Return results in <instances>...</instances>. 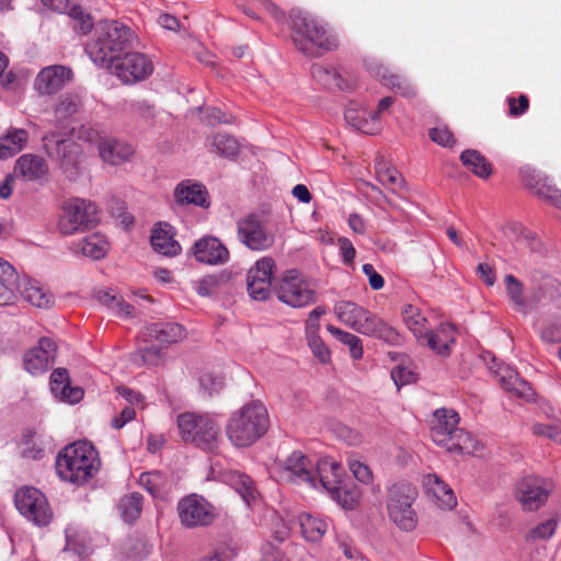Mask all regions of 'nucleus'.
Listing matches in <instances>:
<instances>
[{
	"mask_svg": "<svg viewBox=\"0 0 561 561\" xmlns=\"http://www.w3.org/2000/svg\"><path fill=\"white\" fill-rule=\"evenodd\" d=\"M133 42L134 32L129 26L116 20H104L95 25L84 50L93 64L104 68L131 49Z\"/></svg>",
	"mask_w": 561,
	"mask_h": 561,
	"instance_id": "f257e3e1",
	"label": "nucleus"
},
{
	"mask_svg": "<svg viewBox=\"0 0 561 561\" xmlns=\"http://www.w3.org/2000/svg\"><path fill=\"white\" fill-rule=\"evenodd\" d=\"M290 37L295 47L304 55L318 57L323 51L337 47L335 36L327 25L309 12L293 9L289 13Z\"/></svg>",
	"mask_w": 561,
	"mask_h": 561,
	"instance_id": "f03ea898",
	"label": "nucleus"
},
{
	"mask_svg": "<svg viewBox=\"0 0 561 561\" xmlns=\"http://www.w3.org/2000/svg\"><path fill=\"white\" fill-rule=\"evenodd\" d=\"M55 467L61 480L81 485L99 471L100 459L92 444L79 440L57 455Z\"/></svg>",
	"mask_w": 561,
	"mask_h": 561,
	"instance_id": "7ed1b4c3",
	"label": "nucleus"
},
{
	"mask_svg": "<svg viewBox=\"0 0 561 561\" xmlns=\"http://www.w3.org/2000/svg\"><path fill=\"white\" fill-rule=\"evenodd\" d=\"M268 424L266 408L255 400L231 414L226 425V435L236 447H248L267 432Z\"/></svg>",
	"mask_w": 561,
	"mask_h": 561,
	"instance_id": "20e7f679",
	"label": "nucleus"
},
{
	"mask_svg": "<svg viewBox=\"0 0 561 561\" xmlns=\"http://www.w3.org/2000/svg\"><path fill=\"white\" fill-rule=\"evenodd\" d=\"M178 427L182 439L204 450H213L220 437V426L209 415L193 412L178 416Z\"/></svg>",
	"mask_w": 561,
	"mask_h": 561,
	"instance_id": "39448f33",
	"label": "nucleus"
},
{
	"mask_svg": "<svg viewBox=\"0 0 561 561\" xmlns=\"http://www.w3.org/2000/svg\"><path fill=\"white\" fill-rule=\"evenodd\" d=\"M431 437L433 442L448 451L462 453L468 448L470 436L458 427L459 415L453 409H437L432 419Z\"/></svg>",
	"mask_w": 561,
	"mask_h": 561,
	"instance_id": "423d86ee",
	"label": "nucleus"
},
{
	"mask_svg": "<svg viewBox=\"0 0 561 561\" xmlns=\"http://www.w3.org/2000/svg\"><path fill=\"white\" fill-rule=\"evenodd\" d=\"M417 497V490L407 482L392 484L387 494V508L390 519L402 530L412 531L417 525L416 512L412 504Z\"/></svg>",
	"mask_w": 561,
	"mask_h": 561,
	"instance_id": "0eeeda50",
	"label": "nucleus"
},
{
	"mask_svg": "<svg viewBox=\"0 0 561 561\" xmlns=\"http://www.w3.org/2000/svg\"><path fill=\"white\" fill-rule=\"evenodd\" d=\"M99 222L98 207L83 198H71L62 206L58 230L65 236L93 228Z\"/></svg>",
	"mask_w": 561,
	"mask_h": 561,
	"instance_id": "6e6552de",
	"label": "nucleus"
},
{
	"mask_svg": "<svg viewBox=\"0 0 561 561\" xmlns=\"http://www.w3.org/2000/svg\"><path fill=\"white\" fill-rule=\"evenodd\" d=\"M180 523L185 528L210 526L217 518L216 507L196 493L182 497L176 505Z\"/></svg>",
	"mask_w": 561,
	"mask_h": 561,
	"instance_id": "1a4fd4ad",
	"label": "nucleus"
},
{
	"mask_svg": "<svg viewBox=\"0 0 561 561\" xmlns=\"http://www.w3.org/2000/svg\"><path fill=\"white\" fill-rule=\"evenodd\" d=\"M46 153L60 162L61 169L69 175H77L81 164L82 149L70 138H60L57 133H49L43 137Z\"/></svg>",
	"mask_w": 561,
	"mask_h": 561,
	"instance_id": "9d476101",
	"label": "nucleus"
},
{
	"mask_svg": "<svg viewBox=\"0 0 561 561\" xmlns=\"http://www.w3.org/2000/svg\"><path fill=\"white\" fill-rule=\"evenodd\" d=\"M105 68L125 84L142 81L153 71L152 61L145 54L130 51V49Z\"/></svg>",
	"mask_w": 561,
	"mask_h": 561,
	"instance_id": "9b49d317",
	"label": "nucleus"
},
{
	"mask_svg": "<svg viewBox=\"0 0 561 561\" xmlns=\"http://www.w3.org/2000/svg\"><path fill=\"white\" fill-rule=\"evenodd\" d=\"M273 290L278 300L293 308H302L316 300V291L300 278L295 270L288 271L274 285Z\"/></svg>",
	"mask_w": 561,
	"mask_h": 561,
	"instance_id": "f8f14e48",
	"label": "nucleus"
},
{
	"mask_svg": "<svg viewBox=\"0 0 561 561\" xmlns=\"http://www.w3.org/2000/svg\"><path fill=\"white\" fill-rule=\"evenodd\" d=\"M14 503L18 511L37 526H45L51 519V511L44 493L32 486L16 491Z\"/></svg>",
	"mask_w": 561,
	"mask_h": 561,
	"instance_id": "ddd939ff",
	"label": "nucleus"
},
{
	"mask_svg": "<svg viewBox=\"0 0 561 561\" xmlns=\"http://www.w3.org/2000/svg\"><path fill=\"white\" fill-rule=\"evenodd\" d=\"M239 241L252 251H264L274 243V234L265 220L256 214H250L237 222Z\"/></svg>",
	"mask_w": 561,
	"mask_h": 561,
	"instance_id": "4468645a",
	"label": "nucleus"
},
{
	"mask_svg": "<svg viewBox=\"0 0 561 561\" xmlns=\"http://www.w3.org/2000/svg\"><path fill=\"white\" fill-rule=\"evenodd\" d=\"M553 489L551 480L528 476L523 478L517 485V499L525 511H536L548 500Z\"/></svg>",
	"mask_w": 561,
	"mask_h": 561,
	"instance_id": "2eb2a0df",
	"label": "nucleus"
},
{
	"mask_svg": "<svg viewBox=\"0 0 561 561\" xmlns=\"http://www.w3.org/2000/svg\"><path fill=\"white\" fill-rule=\"evenodd\" d=\"M274 268V259L264 256L248 271L247 288L252 299L264 301L270 297Z\"/></svg>",
	"mask_w": 561,
	"mask_h": 561,
	"instance_id": "dca6fc26",
	"label": "nucleus"
},
{
	"mask_svg": "<svg viewBox=\"0 0 561 561\" xmlns=\"http://www.w3.org/2000/svg\"><path fill=\"white\" fill-rule=\"evenodd\" d=\"M56 355V343L49 337H42L36 346L24 354V369L33 376L43 375L53 367Z\"/></svg>",
	"mask_w": 561,
	"mask_h": 561,
	"instance_id": "f3484780",
	"label": "nucleus"
},
{
	"mask_svg": "<svg viewBox=\"0 0 561 561\" xmlns=\"http://www.w3.org/2000/svg\"><path fill=\"white\" fill-rule=\"evenodd\" d=\"M312 468V461L300 450H295L279 465V478L287 482L307 483L316 486V477Z\"/></svg>",
	"mask_w": 561,
	"mask_h": 561,
	"instance_id": "a211bd4d",
	"label": "nucleus"
},
{
	"mask_svg": "<svg viewBox=\"0 0 561 561\" xmlns=\"http://www.w3.org/2000/svg\"><path fill=\"white\" fill-rule=\"evenodd\" d=\"M8 283H11L13 299L15 298V294L19 293L24 300L37 308H48L54 302L53 296L36 280L27 276L21 277L14 272Z\"/></svg>",
	"mask_w": 561,
	"mask_h": 561,
	"instance_id": "6ab92c4d",
	"label": "nucleus"
},
{
	"mask_svg": "<svg viewBox=\"0 0 561 561\" xmlns=\"http://www.w3.org/2000/svg\"><path fill=\"white\" fill-rule=\"evenodd\" d=\"M483 358L485 360L491 358L493 366H490V369L494 370V374L499 377V381L506 391L513 392L515 396L524 398L527 401L534 397L533 388L526 380L519 377L516 370L510 366L497 364L495 356L490 352H488Z\"/></svg>",
	"mask_w": 561,
	"mask_h": 561,
	"instance_id": "aec40b11",
	"label": "nucleus"
},
{
	"mask_svg": "<svg viewBox=\"0 0 561 561\" xmlns=\"http://www.w3.org/2000/svg\"><path fill=\"white\" fill-rule=\"evenodd\" d=\"M73 72L70 67L53 65L43 68L35 79V88L41 94H53L61 90L72 80Z\"/></svg>",
	"mask_w": 561,
	"mask_h": 561,
	"instance_id": "412c9836",
	"label": "nucleus"
},
{
	"mask_svg": "<svg viewBox=\"0 0 561 561\" xmlns=\"http://www.w3.org/2000/svg\"><path fill=\"white\" fill-rule=\"evenodd\" d=\"M362 322L357 333L378 339L392 346L401 343L399 332L376 313L368 311L367 317H365Z\"/></svg>",
	"mask_w": 561,
	"mask_h": 561,
	"instance_id": "4be33fe9",
	"label": "nucleus"
},
{
	"mask_svg": "<svg viewBox=\"0 0 561 561\" xmlns=\"http://www.w3.org/2000/svg\"><path fill=\"white\" fill-rule=\"evenodd\" d=\"M173 196L181 206L194 205L201 208L210 206V196L207 187L195 180H183L174 188Z\"/></svg>",
	"mask_w": 561,
	"mask_h": 561,
	"instance_id": "5701e85b",
	"label": "nucleus"
},
{
	"mask_svg": "<svg viewBox=\"0 0 561 561\" xmlns=\"http://www.w3.org/2000/svg\"><path fill=\"white\" fill-rule=\"evenodd\" d=\"M455 342L456 329L451 323H442L435 330H427L419 341V343L426 345L435 354L443 357L450 355Z\"/></svg>",
	"mask_w": 561,
	"mask_h": 561,
	"instance_id": "b1692460",
	"label": "nucleus"
},
{
	"mask_svg": "<svg viewBox=\"0 0 561 561\" xmlns=\"http://www.w3.org/2000/svg\"><path fill=\"white\" fill-rule=\"evenodd\" d=\"M146 343H159L163 347L181 341L185 336L184 328L175 322H153L142 331Z\"/></svg>",
	"mask_w": 561,
	"mask_h": 561,
	"instance_id": "393cba45",
	"label": "nucleus"
},
{
	"mask_svg": "<svg viewBox=\"0 0 561 561\" xmlns=\"http://www.w3.org/2000/svg\"><path fill=\"white\" fill-rule=\"evenodd\" d=\"M193 254L198 262L209 265L224 264L229 260L228 249L215 237L197 240L193 247Z\"/></svg>",
	"mask_w": 561,
	"mask_h": 561,
	"instance_id": "a878e982",
	"label": "nucleus"
},
{
	"mask_svg": "<svg viewBox=\"0 0 561 561\" xmlns=\"http://www.w3.org/2000/svg\"><path fill=\"white\" fill-rule=\"evenodd\" d=\"M50 392L61 402L75 404L82 400L83 389L72 387L69 373L66 368H56L50 374Z\"/></svg>",
	"mask_w": 561,
	"mask_h": 561,
	"instance_id": "bb28decb",
	"label": "nucleus"
},
{
	"mask_svg": "<svg viewBox=\"0 0 561 561\" xmlns=\"http://www.w3.org/2000/svg\"><path fill=\"white\" fill-rule=\"evenodd\" d=\"M98 150L100 158L112 165H119L129 161L135 153L130 144L110 136L100 139Z\"/></svg>",
	"mask_w": 561,
	"mask_h": 561,
	"instance_id": "cd10ccee",
	"label": "nucleus"
},
{
	"mask_svg": "<svg viewBox=\"0 0 561 561\" xmlns=\"http://www.w3.org/2000/svg\"><path fill=\"white\" fill-rule=\"evenodd\" d=\"M171 225L158 222L151 230L150 243L154 251L165 256H174L181 251V245L174 239Z\"/></svg>",
	"mask_w": 561,
	"mask_h": 561,
	"instance_id": "c85d7f7f",
	"label": "nucleus"
},
{
	"mask_svg": "<svg viewBox=\"0 0 561 561\" xmlns=\"http://www.w3.org/2000/svg\"><path fill=\"white\" fill-rule=\"evenodd\" d=\"M312 78L327 89H339L348 91L353 89V84L346 81L341 73L331 66L313 64L311 66Z\"/></svg>",
	"mask_w": 561,
	"mask_h": 561,
	"instance_id": "c756f323",
	"label": "nucleus"
},
{
	"mask_svg": "<svg viewBox=\"0 0 561 561\" xmlns=\"http://www.w3.org/2000/svg\"><path fill=\"white\" fill-rule=\"evenodd\" d=\"M15 172L27 181H37L46 176L48 165L44 158L28 153L18 159Z\"/></svg>",
	"mask_w": 561,
	"mask_h": 561,
	"instance_id": "7c9ffc66",
	"label": "nucleus"
},
{
	"mask_svg": "<svg viewBox=\"0 0 561 561\" xmlns=\"http://www.w3.org/2000/svg\"><path fill=\"white\" fill-rule=\"evenodd\" d=\"M110 250V243L106 238L99 233H92L73 244V251L80 252L83 256L91 260L103 259Z\"/></svg>",
	"mask_w": 561,
	"mask_h": 561,
	"instance_id": "2f4dec72",
	"label": "nucleus"
},
{
	"mask_svg": "<svg viewBox=\"0 0 561 561\" xmlns=\"http://www.w3.org/2000/svg\"><path fill=\"white\" fill-rule=\"evenodd\" d=\"M342 467L339 462L321 459L317 463L316 481L319 480L324 490L329 493L336 492V488L342 484Z\"/></svg>",
	"mask_w": 561,
	"mask_h": 561,
	"instance_id": "473e14b6",
	"label": "nucleus"
},
{
	"mask_svg": "<svg viewBox=\"0 0 561 561\" xmlns=\"http://www.w3.org/2000/svg\"><path fill=\"white\" fill-rule=\"evenodd\" d=\"M424 486L426 492L432 493L440 506L451 510L457 505L454 491L437 474H427L424 478Z\"/></svg>",
	"mask_w": 561,
	"mask_h": 561,
	"instance_id": "72a5a7b5",
	"label": "nucleus"
},
{
	"mask_svg": "<svg viewBox=\"0 0 561 561\" xmlns=\"http://www.w3.org/2000/svg\"><path fill=\"white\" fill-rule=\"evenodd\" d=\"M28 133L22 128H11L0 138V159L5 160L20 152L27 142Z\"/></svg>",
	"mask_w": 561,
	"mask_h": 561,
	"instance_id": "f704fd0d",
	"label": "nucleus"
},
{
	"mask_svg": "<svg viewBox=\"0 0 561 561\" xmlns=\"http://www.w3.org/2000/svg\"><path fill=\"white\" fill-rule=\"evenodd\" d=\"M301 535L307 541L318 542L328 529V523L308 513H301L297 517Z\"/></svg>",
	"mask_w": 561,
	"mask_h": 561,
	"instance_id": "c9c22d12",
	"label": "nucleus"
},
{
	"mask_svg": "<svg viewBox=\"0 0 561 561\" xmlns=\"http://www.w3.org/2000/svg\"><path fill=\"white\" fill-rule=\"evenodd\" d=\"M461 163L480 179H488L493 167L486 158L476 149H466L460 154Z\"/></svg>",
	"mask_w": 561,
	"mask_h": 561,
	"instance_id": "e433bc0d",
	"label": "nucleus"
},
{
	"mask_svg": "<svg viewBox=\"0 0 561 561\" xmlns=\"http://www.w3.org/2000/svg\"><path fill=\"white\" fill-rule=\"evenodd\" d=\"M368 311V309L352 301H342L335 307L339 319L356 332L364 318L367 317Z\"/></svg>",
	"mask_w": 561,
	"mask_h": 561,
	"instance_id": "4c0bfd02",
	"label": "nucleus"
},
{
	"mask_svg": "<svg viewBox=\"0 0 561 561\" xmlns=\"http://www.w3.org/2000/svg\"><path fill=\"white\" fill-rule=\"evenodd\" d=\"M228 483L241 495L242 500L250 505L257 496L254 481L248 474L240 471H230L227 474Z\"/></svg>",
	"mask_w": 561,
	"mask_h": 561,
	"instance_id": "58836bf2",
	"label": "nucleus"
},
{
	"mask_svg": "<svg viewBox=\"0 0 561 561\" xmlns=\"http://www.w3.org/2000/svg\"><path fill=\"white\" fill-rule=\"evenodd\" d=\"M82 106L81 96L77 93L64 94L55 106L56 122L60 127H66V122L79 112Z\"/></svg>",
	"mask_w": 561,
	"mask_h": 561,
	"instance_id": "ea45409f",
	"label": "nucleus"
},
{
	"mask_svg": "<svg viewBox=\"0 0 561 561\" xmlns=\"http://www.w3.org/2000/svg\"><path fill=\"white\" fill-rule=\"evenodd\" d=\"M504 283L507 296L516 310L524 314L530 312L534 306L525 297L523 283L512 274L505 276Z\"/></svg>",
	"mask_w": 561,
	"mask_h": 561,
	"instance_id": "a19ab883",
	"label": "nucleus"
},
{
	"mask_svg": "<svg viewBox=\"0 0 561 561\" xmlns=\"http://www.w3.org/2000/svg\"><path fill=\"white\" fill-rule=\"evenodd\" d=\"M401 313L407 328L413 333L417 341H421L423 334L427 331L426 317L417 307L410 304L403 306Z\"/></svg>",
	"mask_w": 561,
	"mask_h": 561,
	"instance_id": "79ce46f5",
	"label": "nucleus"
},
{
	"mask_svg": "<svg viewBox=\"0 0 561 561\" xmlns=\"http://www.w3.org/2000/svg\"><path fill=\"white\" fill-rule=\"evenodd\" d=\"M377 75L381 78V83L392 91L401 94L404 98H412L415 95V88L403 77L390 73L387 68L380 66Z\"/></svg>",
	"mask_w": 561,
	"mask_h": 561,
	"instance_id": "37998d69",
	"label": "nucleus"
},
{
	"mask_svg": "<svg viewBox=\"0 0 561 561\" xmlns=\"http://www.w3.org/2000/svg\"><path fill=\"white\" fill-rule=\"evenodd\" d=\"M139 484L153 497H163L169 489V481L160 471L142 472Z\"/></svg>",
	"mask_w": 561,
	"mask_h": 561,
	"instance_id": "c03bdc74",
	"label": "nucleus"
},
{
	"mask_svg": "<svg viewBox=\"0 0 561 561\" xmlns=\"http://www.w3.org/2000/svg\"><path fill=\"white\" fill-rule=\"evenodd\" d=\"M208 150L221 157L233 159L239 153L237 139L228 134H216L207 144Z\"/></svg>",
	"mask_w": 561,
	"mask_h": 561,
	"instance_id": "a18cd8bd",
	"label": "nucleus"
},
{
	"mask_svg": "<svg viewBox=\"0 0 561 561\" xmlns=\"http://www.w3.org/2000/svg\"><path fill=\"white\" fill-rule=\"evenodd\" d=\"M144 496L138 492L124 495L118 503V510L126 523L135 522L142 511Z\"/></svg>",
	"mask_w": 561,
	"mask_h": 561,
	"instance_id": "49530a36",
	"label": "nucleus"
},
{
	"mask_svg": "<svg viewBox=\"0 0 561 561\" xmlns=\"http://www.w3.org/2000/svg\"><path fill=\"white\" fill-rule=\"evenodd\" d=\"M99 301L119 317H133L135 308L126 302L121 296L113 295L111 291H100Z\"/></svg>",
	"mask_w": 561,
	"mask_h": 561,
	"instance_id": "de8ad7c7",
	"label": "nucleus"
},
{
	"mask_svg": "<svg viewBox=\"0 0 561 561\" xmlns=\"http://www.w3.org/2000/svg\"><path fill=\"white\" fill-rule=\"evenodd\" d=\"M150 345H146L140 347L133 357V362L138 365H148V366H157L159 365L164 356L163 346H157L153 343H149Z\"/></svg>",
	"mask_w": 561,
	"mask_h": 561,
	"instance_id": "09e8293b",
	"label": "nucleus"
},
{
	"mask_svg": "<svg viewBox=\"0 0 561 561\" xmlns=\"http://www.w3.org/2000/svg\"><path fill=\"white\" fill-rule=\"evenodd\" d=\"M328 330L332 333V335L336 340H339L341 343L348 346L351 356L354 359H360L363 357V354H364L363 342L357 335L346 332V331H343L333 325H329Z\"/></svg>",
	"mask_w": 561,
	"mask_h": 561,
	"instance_id": "8fccbe9b",
	"label": "nucleus"
},
{
	"mask_svg": "<svg viewBox=\"0 0 561 561\" xmlns=\"http://www.w3.org/2000/svg\"><path fill=\"white\" fill-rule=\"evenodd\" d=\"M68 15L71 19V27L76 33L84 35L92 30L94 31L92 16L82 7H71Z\"/></svg>",
	"mask_w": 561,
	"mask_h": 561,
	"instance_id": "3c124183",
	"label": "nucleus"
},
{
	"mask_svg": "<svg viewBox=\"0 0 561 561\" xmlns=\"http://www.w3.org/2000/svg\"><path fill=\"white\" fill-rule=\"evenodd\" d=\"M365 114V112H360L353 107H347L344 112V118L355 129L365 134L374 135L379 130V127L371 124L369 116L364 117Z\"/></svg>",
	"mask_w": 561,
	"mask_h": 561,
	"instance_id": "603ef678",
	"label": "nucleus"
},
{
	"mask_svg": "<svg viewBox=\"0 0 561 561\" xmlns=\"http://www.w3.org/2000/svg\"><path fill=\"white\" fill-rule=\"evenodd\" d=\"M14 267L7 261L0 259V306L13 302L10 276H13Z\"/></svg>",
	"mask_w": 561,
	"mask_h": 561,
	"instance_id": "864d4df0",
	"label": "nucleus"
},
{
	"mask_svg": "<svg viewBox=\"0 0 561 561\" xmlns=\"http://www.w3.org/2000/svg\"><path fill=\"white\" fill-rule=\"evenodd\" d=\"M506 230L514 234L517 240L524 241L531 251H539L541 249L540 240L523 224L518 221H512L507 224Z\"/></svg>",
	"mask_w": 561,
	"mask_h": 561,
	"instance_id": "5fc2aeb1",
	"label": "nucleus"
},
{
	"mask_svg": "<svg viewBox=\"0 0 561 561\" xmlns=\"http://www.w3.org/2000/svg\"><path fill=\"white\" fill-rule=\"evenodd\" d=\"M375 170L378 181L382 185L401 186L403 184L402 175L394 169L389 167L382 159H377Z\"/></svg>",
	"mask_w": 561,
	"mask_h": 561,
	"instance_id": "6e6d98bb",
	"label": "nucleus"
},
{
	"mask_svg": "<svg viewBox=\"0 0 561 561\" xmlns=\"http://www.w3.org/2000/svg\"><path fill=\"white\" fill-rule=\"evenodd\" d=\"M520 180L525 187L534 190L537 195L538 188L546 184L549 179L530 167H524L520 169Z\"/></svg>",
	"mask_w": 561,
	"mask_h": 561,
	"instance_id": "4d7b16f0",
	"label": "nucleus"
},
{
	"mask_svg": "<svg viewBox=\"0 0 561 561\" xmlns=\"http://www.w3.org/2000/svg\"><path fill=\"white\" fill-rule=\"evenodd\" d=\"M308 345L314 355L321 363L325 364L331 358V353L329 348L323 343L322 339L318 333H309L306 334Z\"/></svg>",
	"mask_w": 561,
	"mask_h": 561,
	"instance_id": "13d9d810",
	"label": "nucleus"
},
{
	"mask_svg": "<svg viewBox=\"0 0 561 561\" xmlns=\"http://www.w3.org/2000/svg\"><path fill=\"white\" fill-rule=\"evenodd\" d=\"M330 494L334 501L347 510L354 508L358 502V494L354 491L347 490L343 483L336 488V492L332 491Z\"/></svg>",
	"mask_w": 561,
	"mask_h": 561,
	"instance_id": "bf43d9fd",
	"label": "nucleus"
},
{
	"mask_svg": "<svg viewBox=\"0 0 561 561\" xmlns=\"http://www.w3.org/2000/svg\"><path fill=\"white\" fill-rule=\"evenodd\" d=\"M533 433L536 436L547 437L553 442L561 444V424H543L536 423L533 425Z\"/></svg>",
	"mask_w": 561,
	"mask_h": 561,
	"instance_id": "052dcab7",
	"label": "nucleus"
},
{
	"mask_svg": "<svg viewBox=\"0 0 561 561\" xmlns=\"http://www.w3.org/2000/svg\"><path fill=\"white\" fill-rule=\"evenodd\" d=\"M538 197L545 199L550 205L561 209V191L550 183V180L538 188Z\"/></svg>",
	"mask_w": 561,
	"mask_h": 561,
	"instance_id": "680f3d73",
	"label": "nucleus"
},
{
	"mask_svg": "<svg viewBox=\"0 0 561 561\" xmlns=\"http://www.w3.org/2000/svg\"><path fill=\"white\" fill-rule=\"evenodd\" d=\"M428 135L434 142L443 147H453L456 142L453 133L446 126L431 128Z\"/></svg>",
	"mask_w": 561,
	"mask_h": 561,
	"instance_id": "e2e57ef3",
	"label": "nucleus"
},
{
	"mask_svg": "<svg viewBox=\"0 0 561 561\" xmlns=\"http://www.w3.org/2000/svg\"><path fill=\"white\" fill-rule=\"evenodd\" d=\"M219 277L217 275H207L195 283V289L198 295L208 297L217 291Z\"/></svg>",
	"mask_w": 561,
	"mask_h": 561,
	"instance_id": "0e129e2a",
	"label": "nucleus"
},
{
	"mask_svg": "<svg viewBox=\"0 0 561 561\" xmlns=\"http://www.w3.org/2000/svg\"><path fill=\"white\" fill-rule=\"evenodd\" d=\"M348 468L353 476L362 483L369 484L373 481V473L369 467L357 459H348Z\"/></svg>",
	"mask_w": 561,
	"mask_h": 561,
	"instance_id": "69168bd1",
	"label": "nucleus"
},
{
	"mask_svg": "<svg viewBox=\"0 0 561 561\" xmlns=\"http://www.w3.org/2000/svg\"><path fill=\"white\" fill-rule=\"evenodd\" d=\"M199 385L208 396H213L219 393V391L222 389L224 380L221 377L206 373L201 376Z\"/></svg>",
	"mask_w": 561,
	"mask_h": 561,
	"instance_id": "338daca9",
	"label": "nucleus"
},
{
	"mask_svg": "<svg viewBox=\"0 0 561 561\" xmlns=\"http://www.w3.org/2000/svg\"><path fill=\"white\" fill-rule=\"evenodd\" d=\"M556 529L557 520L554 518H550L533 528L529 536L531 539H549L553 536Z\"/></svg>",
	"mask_w": 561,
	"mask_h": 561,
	"instance_id": "774afa93",
	"label": "nucleus"
}]
</instances>
